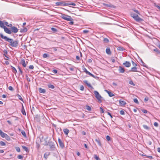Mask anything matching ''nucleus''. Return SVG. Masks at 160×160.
<instances>
[{"instance_id": "nucleus-1", "label": "nucleus", "mask_w": 160, "mask_h": 160, "mask_svg": "<svg viewBox=\"0 0 160 160\" xmlns=\"http://www.w3.org/2000/svg\"><path fill=\"white\" fill-rule=\"evenodd\" d=\"M0 35L1 38L4 39L6 41H7L10 43L9 45L13 47H17L18 45V40L13 41L11 38H7L6 36H4L2 34L0 33Z\"/></svg>"}, {"instance_id": "nucleus-2", "label": "nucleus", "mask_w": 160, "mask_h": 160, "mask_svg": "<svg viewBox=\"0 0 160 160\" xmlns=\"http://www.w3.org/2000/svg\"><path fill=\"white\" fill-rule=\"evenodd\" d=\"M60 17L63 19L67 21H71L72 20V18L70 16L61 13Z\"/></svg>"}, {"instance_id": "nucleus-3", "label": "nucleus", "mask_w": 160, "mask_h": 160, "mask_svg": "<svg viewBox=\"0 0 160 160\" xmlns=\"http://www.w3.org/2000/svg\"><path fill=\"white\" fill-rule=\"evenodd\" d=\"M94 93L95 95V97L100 102H101L102 100L101 99L102 98V97H101V95L99 94L98 92L96 91H94Z\"/></svg>"}, {"instance_id": "nucleus-4", "label": "nucleus", "mask_w": 160, "mask_h": 160, "mask_svg": "<svg viewBox=\"0 0 160 160\" xmlns=\"http://www.w3.org/2000/svg\"><path fill=\"white\" fill-rule=\"evenodd\" d=\"M133 19L137 22H141L143 20V19L140 18L138 15L136 16V17H134V18Z\"/></svg>"}, {"instance_id": "nucleus-5", "label": "nucleus", "mask_w": 160, "mask_h": 160, "mask_svg": "<svg viewBox=\"0 0 160 160\" xmlns=\"http://www.w3.org/2000/svg\"><path fill=\"white\" fill-rule=\"evenodd\" d=\"M58 142L60 147L62 148H64V144L59 138H58Z\"/></svg>"}, {"instance_id": "nucleus-6", "label": "nucleus", "mask_w": 160, "mask_h": 160, "mask_svg": "<svg viewBox=\"0 0 160 160\" xmlns=\"http://www.w3.org/2000/svg\"><path fill=\"white\" fill-rule=\"evenodd\" d=\"M11 29L12 32L15 33L17 32L18 31V28L15 27L13 26L11 28Z\"/></svg>"}, {"instance_id": "nucleus-7", "label": "nucleus", "mask_w": 160, "mask_h": 160, "mask_svg": "<svg viewBox=\"0 0 160 160\" xmlns=\"http://www.w3.org/2000/svg\"><path fill=\"white\" fill-rule=\"evenodd\" d=\"M4 31L6 33H8V34H11L12 31H11V30H9L6 27H4Z\"/></svg>"}, {"instance_id": "nucleus-8", "label": "nucleus", "mask_w": 160, "mask_h": 160, "mask_svg": "<svg viewBox=\"0 0 160 160\" xmlns=\"http://www.w3.org/2000/svg\"><path fill=\"white\" fill-rule=\"evenodd\" d=\"M83 82L85 83L88 87L91 88L92 89H93V87L91 85L90 83L88 82V81L86 80L83 81Z\"/></svg>"}, {"instance_id": "nucleus-9", "label": "nucleus", "mask_w": 160, "mask_h": 160, "mask_svg": "<svg viewBox=\"0 0 160 160\" xmlns=\"http://www.w3.org/2000/svg\"><path fill=\"white\" fill-rule=\"evenodd\" d=\"M123 65L126 67H129L131 66V63L129 62L126 61L123 63Z\"/></svg>"}, {"instance_id": "nucleus-10", "label": "nucleus", "mask_w": 160, "mask_h": 160, "mask_svg": "<svg viewBox=\"0 0 160 160\" xmlns=\"http://www.w3.org/2000/svg\"><path fill=\"white\" fill-rule=\"evenodd\" d=\"M56 5L57 6H59L61 5H64L66 6L67 5V4H66V3L64 2H56Z\"/></svg>"}, {"instance_id": "nucleus-11", "label": "nucleus", "mask_w": 160, "mask_h": 160, "mask_svg": "<svg viewBox=\"0 0 160 160\" xmlns=\"http://www.w3.org/2000/svg\"><path fill=\"white\" fill-rule=\"evenodd\" d=\"M119 103L120 104V105L122 106H124L126 103V102L124 101H122L121 100H120L119 101Z\"/></svg>"}, {"instance_id": "nucleus-12", "label": "nucleus", "mask_w": 160, "mask_h": 160, "mask_svg": "<svg viewBox=\"0 0 160 160\" xmlns=\"http://www.w3.org/2000/svg\"><path fill=\"white\" fill-rule=\"evenodd\" d=\"M154 52H157V54L158 55L159 57H160V51L158 48H155L153 50Z\"/></svg>"}, {"instance_id": "nucleus-13", "label": "nucleus", "mask_w": 160, "mask_h": 160, "mask_svg": "<svg viewBox=\"0 0 160 160\" xmlns=\"http://www.w3.org/2000/svg\"><path fill=\"white\" fill-rule=\"evenodd\" d=\"M106 53L108 55H110L111 54L110 49V48H107L106 50Z\"/></svg>"}, {"instance_id": "nucleus-14", "label": "nucleus", "mask_w": 160, "mask_h": 160, "mask_svg": "<svg viewBox=\"0 0 160 160\" xmlns=\"http://www.w3.org/2000/svg\"><path fill=\"white\" fill-rule=\"evenodd\" d=\"M103 5H104V6L108 7H109V8H114V6L113 5L111 4H107L104 3V4H103Z\"/></svg>"}, {"instance_id": "nucleus-15", "label": "nucleus", "mask_w": 160, "mask_h": 160, "mask_svg": "<svg viewBox=\"0 0 160 160\" xmlns=\"http://www.w3.org/2000/svg\"><path fill=\"white\" fill-rule=\"evenodd\" d=\"M118 70L120 73H123L125 71L124 68L121 66H119Z\"/></svg>"}, {"instance_id": "nucleus-16", "label": "nucleus", "mask_w": 160, "mask_h": 160, "mask_svg": "<svg viewBox=\"0 0 160 160\" xmlns=\"http://www.w3.org/2000/svg\"><path fill=\"white\" fill-rule=\"evenodd\" d=\"M21 63L22 64V65L23 66V67H26V64L24 59H22L21 60Z\"/></svg>"}, {"instance_id": "nucleus-17", "label": "nucleus", "mask_w": 160, "mask_h": 160, "mask_svg": "<svg viewBox=\"0 0 160 160\" xmlns=\"http://www.w3.org/2000/svg\"><path fill=\"white\" fill-rule=\"evenodd\" d=\"M39 91L40 93H45L46 92L45 90L41 88H40L39 89Z\"/></svg>"}, {"instance_id": "nucleus-18", "label": "nucleus", "mask_w": 160, "mask_h": 160, "mask_svg": "<svg viewBox=\"0 0 160 160\" xmlns=\"http://www.w3.org/2000/svg\"><path fill=\"white\" fill-rule=\"evenodd\" d=\"M137 68L136 67V66L133 67H132L130 71V72H138L137 70Z\"/></svg>"}, {"instance_id": "nucleus-19", "label": "nucleus", "mask_w": 160, "mask_h": 160, "mask_svg": "<svg viewBox=\"0 0 160 160\" xmlns=\"http://www.w3.org/2000/svg\"><path fill=\"white\" fill-rule=\"evenodd\" d=\"M64 133L66 135H68V133L69 132V131L67 128L64 129L63 130Z\"/></svg>"}, {"instance_id": "nucleus-20", "label": "nucleus", "mask_w": 160, "mask_h": 160, "mask_svg": "<svg viewBox=\"0 0 160 160\" xmlns=\"http://www.w3.org/2000/svg\"><path fill=\"white\" fill-rule=\"evenodd\" d=\"M27 28L23 27V29H21L20 30V32H27Z\"/></svg>"}, {"instance_id": "nucleus-21", "label": "nucleus", "mask_w": 160, "mask_h": 160, "mask_svg": "<svg viewBox=\"0 0 160 160\" xmlns=\"http://www.w3.org/2000/svg\"><path fill=\"white\" fill-rule=\"evenodd\" d=\"M117 49L119 51H124L125 50V49L123 47L121 46L118 47Z\"/></svg>"}, {"instance_id": "nucleus-22", "label": "nucleus", "mask_w": 160, "mask_h": 160, "mask_svg": "<svg viewBox=\"0 0 160 160\" xmlns=\"http://www.w3.org/2000/svg\"><path fill=\"white\" fill-rule=\"evenodd\" d=\"M21 112H22V114L23 115H26V112H25V110L24 108V107H23V106L22 104V110H21Z\"/></svg>"}, {"instance_id": "nucleus-23", "label": "nucleus", "mask_w": 160, "mask_h": 160, "mask_svg": "<svg viewBox=\"0 0 160 160\" xmlns=\"http://www.w3.org/2000/svg\"><path fill=\"white\" fill-rule=\"evenodd\" d=\"M0 27L1 28H3V29L4 28V27H6L4 26V23H3L1 21H0Z\"/></svg>"}, {"instance_id": "nucleus-24", "label": "nucleus", "mask_w": 160, "mask_h": 160, "mask_svg": "<svg viewBox=\"0 0 160 160\" xmlns=\"http://www.w3.org/2000/svg\"><path fill=\"white\" fill-rule=\"evenodd\" d=\"M49 152H46L45 153L44 155V158L47 159L48 158V156L49 155Z\"/></svg>"}, {"instance_id": "nucleus-25", "label": "nucleus", "mask_w": 160, "mask_h": 160, "mask_svg": "<svg viewBox=\"0 0 160 160\" xmlns=\"http://www.w3.org/2000/svg\"><path fill=\"white\" fill-rule=\"evenodd\" d=\"M48 87L49 88L51 89H54L55 87L53 85H52L51 84H49L48 85Z\"/></svg>"}, {"instance_id": "nucleus-26", "label": "nucleus", "mask_w": 160, "mask_h": 160, "mask_svg": "<svg viewBox=\"0 0 160 160\" xmlns=\"http://www.w3.org/2000/svg\"><path fill=\"white\" fill-rule=\"evenodd\" d=\"M95 141L97 142L98 144L100 146H101L102 144L100 140L99 139H95Z\"/></svg>"}, {"instance_id": "nucleus-27", "label": "nucleus", "mask_w": 160, "mask_h": 160, "mask_svg": "<svg viewBox=\"0 0 160 160\" xmlns=\"http://www.w3.org/2000/svg\"><path fill=\"white\" fill-rule=\"evenodd\" d=\"M13 72L14 73L17 72V70L16 69L13 67L11 66Z\"/></svg>"}, {"instance_id": "nucleus-28", "label": "nucleus", "mask_w": 160, "mask_h": 160, "mask_svg": "<svg viewBox=\"0 0 160 160\" xmlns=\"http://www.w3.org/2000/svg\"><path fill=\"white\" fill-rule=\"evenodd\" d=\"M3 52L4 53V54H3V55H4L6 57L8 58L6 56V55H7L8 53V52H7V50H4L3 51Z\"/></svg>"}, {"instance_id": "nucleus-29", "label": "nucleus", "mask_w": 160, "mask_h": 160, "mask_svg": "<svg viewBox=\"0 0 160 160\" xmlns=\"http://www.w3.org/2000/svg\"><path fill=\"white\" fill-rule=\"evenodd\" d=\"M0 134L2 138H4L7 134L2 132Z\"/></svg>"}, {"instance_id": "nucleus-30", "label": "nucleus", "mask_w": 160, "mask_h": 160, "mask_svg": "<svg viewBox=\"0 0 160 160\" xmlns=\"http://www.w3.org/2000/svg\"><path fill=\"white\" fill-rule=\"evenodd\" d=\"M143 127L146 130H149L150 129V128L146 125H143Z\"/></svg>"}, {"instance_id": "nucleus-31", "label": "nucleus", "mask_w": 160, "mask_h": 160, "mask_svg": "<svg viewBox=\"0 0 160 160\" xmlns=\"http://www.w3.org/2000/svg\"><path fill=\"white\" fill-rule=\"evenodd\" d=\"M17 96L19 99H20L22 101H23L21 95H20L19 94H17Z\"/></svg>"}, {"instance_id": "nucleus-32", "label": "nucleus", "mask_w": 160, "mask_h": 160, "mask_svg": "<svg viewBox=\"0 0 160 160\" xmlns=\"http://www.w3.org/2000/svg\"><path fill=\"white\" fill-rule=\"evenodd\" d=\"M5 138L8 141H10V138L7 134L6 135Z\"/></svg>"}, {"instance_id": "nucleus-33", "label": "nucleus", "mask_w": 160, "mask_h": 160, "mask_svg": "<svg viewBox=\"0 0 160 160\" xmlns=\"http://www.w3.org/2000/svg\"><path fill=\"white\" fill-rule=\"evenodd\" d=\"M86 108L87 110L89 111H90L91 110V107L88 105H87L86 106Z\"/></svg>"}, {"instance_id": "nucleus-34", "label": "nucleus", "mask_w": 160, "mask_h": 160, "mask_svg": "<svg viewBox=\"0 0 160 160\" xmlns=\"http://www.w3.org/2000/svg\"><path fill=\"white\" fill-rule=\"evenodd\" d=\"M108 94L109 95V96L110 97H112L114 96V95L111 92H108Z\"/></svg>"}, {"instance_id": "nucleus-35", "label": "nucleus", "mask_w": 160, "mask_h": 160, "mask_svg": "<svg viewBox=\"0 0 160 160\" xmlns=\"http://www.w3.org/2000/svg\"><path fill=\"white\" fill-rule=\"evenodd\" d=\"M94 158L96 160H100V159L99 157L96 154L94 155Z\"/></svg>"}, {"instance_id": "nucleus-36", "label": "nucleus", "mask_w": 160, "mask_h": 160, "mask_svg": "<svg viewBox=\"0 0 160 160\" xmlns=\"http://www.w3.org/2000/svg\"><path fill=\"white\" fill-rule=\"evenodd\" d=\"M104 43H108L109 42V40L107 38H104L103 39Z\"/></svg>"}, {"instance_id": "nucleus-37", "label": "nucleus", "mask_w": 160, "mask_h": 160, "mask_svg": "<svg viewBox=\"0 0 160 160\" xmlns=\"http://www.w3.org/2000/svg\"><path fill=\"white\" fill-rule=\"evenodd\" d=\"M0 145L2 146H5L6 145L5 143L3 141H0Z\"/></svg>"}, {"instance_id": "nucleus-38", "label": "nucleus", "mask_w": 160, "mask_h": 160, "mask_svg": "<svg viewBox=\"0 0 160 160\" xmlns=\"http://www.w3.org/2000/svg\"><path fill=\"white\" fill-rule=\"evenodd\" d=\"M66 4H67V5H72L73 6H75L76 5V4L73 2H71L70 3H66Z\"/></svg>"}, {"instance_id": "nucleus-39", "label": "nucleus", "mask_w": 160, "mask_h": 160, "mask_svg": "<svg viewBox=\"0 0 160 160\" xmlns=\"http://www.w3.org/2000/svg\"><path fill=\"white\" fill-rule=\"evenodd\" d=\"M22 148L24 149L25 151L27 152L28 151V148L24 146H22Z\"/></svg>"}, {"instance_id": "nucleus-40", "label": "nucleus", "mask_w": 160, "mask_h": 160, "mask_svg": "<svg viewBox=\"0 0 160 160\" xmlns=\"http://www.w3.org/2000/svg\"><path fill=\"white\" fill-rule=\"evenodd\" d=\"M21 133L24 137H26V134L25 132L24 131H21Z\"/></svg>"}, {"instance_id": "nucleus-41", "label": "nucleus", "mask_w": 160, "mask_h": 160, "mask_svg": "<svg viewBox=\"0 0 160 160\" xmlns=\"http://www.w3.org/2000/svg\"><path fill=\"white\" fill-rule=\"evenodd\" d=\"M130 15L133 18H134V17H136V16L138 15L134 13H131Z\"/></svg>"}, {"instance_id": "nucleus-42", "label": "nucleus", "mask_w": 160, "mask_h": 160, "mask_svg": "<svg viewBox=\"0 0 160 160\" xmlns=\"http://www.w3.org/2000/svg\"><path fill=\"white\" fill-rule=\"evenodd\" d=\"M51 30H52V31L54 32H56L58 31L57 29L54 28H51Z\"/></svg>"}, {"instance_id": "nucleus-43", "label": "nucleus", "mask_w": 160, "mask_h": 160, "mask_svg": "<svg viewBox=\"0 0 160 160\" xmlns=\"http://www.w3.org/2000/svg\"><path fill=\"white\" fill-rule=\"evenodd\" d=\"M15 149H16V150L18 152H19L20 151V148L18 147H16L15 148Z\"/></svg>"}, {"instance_id": "nucleus-44", "label": "nucleus", "mask_w": 160, "mask_h": 160, "mask_svg": "<svg viewBox=\"0 0 160 160\" xmlns=\"http://www.w3.org/2000/svg\"><path fill=\"white\" fill-rule=\"evenodd\" d=\"M48 56H49L48 55V54H47L46 53H44L43 55V57L44 58H46L48 57Z\"/></svg>"}, {"instance_id": "nucleus-45", "label": "nucleus", "mask_w": 160, "mask_h": 160, "mask_svg": "<svg viewBox=\"0 0 160 160\" xmlns=\"http://www.w3.org/2000/svg\"><path fill=\"white\" fill-rule=\"evenodd\" d=\"M133 101H134V102H135V103H136L137 104H138L139 103V102H138V99L137 98H134L133 99Z\"/></svg>"}, {"instance_id": "nucleus-46", "label": "nucleus", "mask_w": 160, "mask_h": 160, "mask_svg": "<svg viewBox=\"0 0 160 160\" xmlns=\"http://www.w3.org/2000/svg\"><path fill=\"white\" fill-rule=\"evenodd\" d=\"M18 158L20 159H22L23 158V156L21 155H18L17 157Z\"/></svg>"}, {"instance_id": "nucleus-47", "label": "nucleus", "mask_w": 160, "mask_h": 160, "mask_svg": "<svg viewBox=\"0 0 160 160\" xmlns=\"http://www.w3.org/2000/svg\"><path fill=\"white\" fill-rule=\"evenodd\" d=\"M129 84H130L131 85H132L133 86H134L135 85V84L133 83L132 81V80L129 81Z\"/></svg>"}, {"instance_id": "nucleus-48", "label": "nucleus", "mask_w": 160, "mask_h": 160, "mask_svg": "<svg viewBox=\"0 0 160 160\" xmlns=\"http://www.w3.org/2000/svg\"><path fill=\"white\" fill-rule=\"evenodd\" d=\"M120 113L121 115H124L125 114L123 110H121L120 111Z\"/></svg>"}, {"instance_id": "nucleus-49", "label": "nucleus", "mask_w": 160, "mask_h": 160, "mask_svg": "<svg viewBox=\"0 0 160 160\" xmlns=\"http://www.w3.org/2000/svg\"><path fill=\"white\" fill-rule=\"evenodd\" d=\"M89 31L88 30H84L83 31V32L84 33H87L89 32Z\"/></svg>"}, {"instance_id": "nucleus-50", "label": "nucleus", "mask_w": 160, "mask_h": 160, "mask_svg": "<svg viewBox=\"0 0 160 160\" xmlns=\"http://www.w3.org/2000/svg\"><path fill=\"white\" fill-rule=\"evenodd\" d=\"M106 138L107 140L108 141H110V139H111L110 137L108 135H107L106 136Z\"/></svg>"}, {"instance_id": "nucleus-51", "label": "nucleus", "mask_w": 160, "mask_h": 160, "mask_svg": "<svg viewBox=\"0 0 160 160\" xmlns=\"http://www.w3.org/2000/svg\"><path fill=\"white\" fill-rule=\"evenodd\" d=\"M8 89L9 90L11 91H13L14 90L12 86H11L9 87Z\"/></svg>"}, {"instance_id": "nucleus-52", "label": "nucleus", "mask_w": 160, "mask_h": 160, "mask_svg": "<svg viewBox=\"0 0 160 160\" xmlns=\"http://www.w3.org/2000/svg\"><path fill=\"white\" fill-rule=\"evenodd\" d=\"M80 89L82 91H83L84 89V88L83 86L81 85L80 87Z\"/></svg>"}, {"instance_id": "nucleus-53", "label": "nucleus", "mask_w": 160, "mask_h": 160, "mask_svg": "<svg viewBox=\"0 0 160 160\" xmlns=\"http://www.w3.org/2000/svg\"><path fill=\"white\" fill-rule=\"evenodd\" d=\"M100 112L101 113H102L104 112V110L103 108L102 107H100Z\"/></svg>"}, {"instance_id": "nucleus-54", "label": "nucleus", "mask_w": 160, "mask_h": 160, "mask_svg": "<svg viewBox=\"0 0 160 160\" xmlns=\"http://www.w3.org/2000/svg\"><path fill=\"white\" fill-rule=\"evenodd\" d=\"M18 69H19V71H20V74L21 75L23 73V72H22V71L21 70L20 68L19 67H18Z\"/></svg>"}, {"instance_id": "nucleus-55", "label": "nucleus", "mask_w": 160, "mask_h": 160, "mask_svg": "<svg viewBox=\"0 0 160 160\" xmlns=\"http://www.w3.org/2000/svg\"><path fill=\"white\" fill-rule=\"evenodd\" d=\"M58 48V47H53L51 48V49H53V51H56L57 50V48Z\"/></svg>"}, {"instance_id": "nucleus-56", "label": "nucleus", "mask_w": 160, "mask_h": 160, "mask_svg": "<svg viewBox=\"0 0 160 160\" xmlns=\"http://www.w3.org/2000/svg\"><path fill=\"white\" fill-rule=\"evenodd\" d=\"M34 68V67L32 65H30L29 66V68L30 69H33Z\"/></svg>"}, {"instance_id": "nucleus-57", "label": "nucleus", "mask_w": 160, "mask_h": 160, "mask_svg": "<svg viewBox=\"0 0 160 160\" xmlns=\"http://www.w3.org/2000/svg\"><path fill=\"white\" fill-rule=\"evenodd\" d=\"M52 72L54 73V74H56L57 73V70L56 69H54L53 70Z\"/></svg>"}, {"instance_id": "nucleus-58", "label": "nucleus", "mask_w": 160, "mask_h": 160, "mask_svg": "<svg viewBox=\"0 0 160 160\" xmlns=\"http://www.w3.org/2000/svg\"><path fill=\"white\" fill-rule=\"evenodd\" d=\"M142 112L145 113H147L148 112V111L145 109H143L142 110Z\"/></svg>"}, {"instance_id": "nucleus-59", "label": "nucleus", "mask_w": 160, "mask_h": 160, "mask_svg": "<svg viewBox=\"0 0 160 160\" xmlns=\"http://www.w3.org/2000/svg\"><path fill=\"white\" fill-rule=\"evenodd\" d=\"M26 78L27 80L28 81V82H30V79L28 77L27 75H26Z\"/></svg>"}, {"instance_id": "nucleus-60", "label": "nucleus", "mask_w": 160, "mask_h": 160, "mask_svg": "<svg viewBox=\"0 0 160 160\" xmlns=\"http://www.w3.org/2000/svg\"><path fill=\"white\" fill-rule=\"evenodd\" d=\"M132 65L134 67L136 66H137V64L135 62H134L133 61H132Z\"/></svg>"}, {"instance_id": "nucleus-61", "label": "nucleus", "mask_w": 160, "mask_h": 160, "mask_svg": "<svg viewBox=\"0 0 160 160\" xmlns=\"http://www.w3.org/2000/svg\"><path fill=\"white\" fill-rule=\"evenodd\" d=\"M154 125L156 127H157L158 126V123L157 122H155L154 123Z\"/></svg>"}, {"instance_id": "nucleus-62", "label": "nucleus", "mask_w": 160, "mask_h": 160, "mask_svg": "<svg viewBox=\"0 0 160 160\" xmlns=\"http://www.w3.org/2000/svg\"><path fill=\"white\" fill-rule=\"evenodd\" d=\"M148 97H146L144 98V100L145 101H148Z\"/></svg>"}, {"instance_id": "nucleus-63", "label": "nucleus", "mask_w": 160, "mask_h": 160, "mask_svg": "<svg viewBox=\"0 0 160 160\" xmlns=\"http://www.w3.org/2000/svg\"><path fill=\"white\" fill-rule=\"evenodd\" d=\"M155 6L160 10V6H159L158 5H156V4L155 5Z\"/></svg>"}, {"instance_id": "nucleus-64", "label": "nucleus", "mask_w": 160, "mask_h": 160, "mask_svg": "<svg viewBox=\"0 0 160 160\" xmlns=\"http://www.w3.org/2000/svg\"><path fill=\"white\" fill-rule=\"evenodd\" d=\"M4 24L7 26H8V22H5Z\"/></svg>"}]
</instances>
